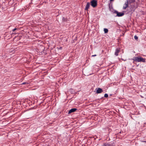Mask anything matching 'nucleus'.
Here are the masks:
<instances>
[{"label": "nucleus", "instance_id": "f257e3e1", "mask_svg": "<svg viewBox=\"0 0 146 146\" xmlns=\"http://www.w3.org/2000/svg\"><path fill=\"white\" fill-rule=\"evenodd\" d=\"M134 61L137 62H145V60L141 57H134L133 59Z\"/></svg>", "mask_w": 146, "mask_h": 146}, {"label": "nucleus", "instance_id": "f8f14e48", "mask_svg": "<svg viewBox=\"0 0 146 146\" xmlns=\"http://www.w3.org/2000/svg\"><path fill=\"white\" fill-rule=\"evenodd\" d=\"M62 20L63 21H66L67 20V19L66 18L63 17L62 18Z\"/></svg>", "mask_w": 146, "mask_h": 146}, {"label": "nucleus", "instance_id": "39448f33", "mask_svg": "<svg viewBox=\"0 0 146 146\" xmlns=\"http://www.w3.org/2000/svg\"><path fill=\"white\" fill-rule=\"evenodd\" d=\"M128 1H127L125 2V3L124 4L123 7V9H125L128 7Z\"/></svg>", "mask_w": 146, "mask_h": 146}, {"label": "nucleus", "instance_id": "423d86ee", "mask_svg": "<svg viewBox=\"0 0 146 146\" xmlns=\"http://www.w3.org/2000/svg\"><path fill=\"white\" fill-rule=\"evenodd\" d=\"M120 48H116L115 50V55L116 56H117L118 55V54L120 52Z\"/></svg>", "mask_w": 146, "mask_h": 146}, {"label": "nucleus", "instance_id": "ddd939ff", "mask_svg": "<svg viewBox=\"0 0 146 146\" xmlns=\"http://www.w3.org/2000/svg\"><path fill=\"white\" fill-rule=\"evenodd\" d=\"M134 38L135 40H137L138 38V37L137 36H134Z\"/></svg>", "mask_w": 146, "mask_h": 146}, {"label": "nucleus", "instance_id": "4468645a", "mask_svg": "<svg viewBox=\"0 0 146 146\" xmlns=\"http://www.w3.org/2000/svg\"><path fill=\"white\" fill-rule=\"evenodd\" d=\"M28 84V83L27 82L26 83V82H25L23 83L22 84Z\"/></svg>", "mask_w": 146, "mask_h": 146}, {"label": "nucleus", "instance_id": "f03ea898", "mask_svg": "<svg viewBox=\"0 0 146 146\" xmlns=\"http://www.w3.org/2000/svg\"><path fill=\"white\" fill-rule=\"evenodd\" d=\"M91 5L94 7H96L97 5V1L95 0H92L91 2Z\"/></svg>", "mask_w": 146, "mask_h": 146}, {"label": "nucleus", "instance_id": "2eb2a0df", "mask_svg": "<svg viewBox=\"0 0 146 146\" xmlns=\"http://www.w3.org/2000/svg\"><path fill=\"white\" fill-rule=\"evenodd\" d=\"M16 29H17L16 28H15L14 29H13V30H12V31H14Z\"/></svg>", "mask_w": 146, "mask_h": 146}, {"label": "nucleus", "instance_id": "dca6fc26", "mask_svg": "<svg viewBox=\"0 0 146 146\" xmlns=\"http://www.w3.org/2000/svg\"><path fill=\"white\" fill-rule=\"evenodd\" d=\"M114 0H110V2H112V1H114Z\"/></svg>", "mask_w": 146, "mask_h": 146}, {"label": "nucleus", "instance_id": "9d476101", "mask_svg": "<svg viewBox=\"0 0 146 146\" xmlns=\"http://www.w3.org/2000/svg\"><path fill=\"white\" fill-rule=\"evenodd\" d=\"M104 31L105 33H107L108 32V30L107 29L104 28Z\"/></svg>", "mask_w": 146, "mask_h": 146}, {"label": "nucleus", "instance_id": "0eeeda50", "mask_svg": "<svg viewBox=\"0 0 146 146\" xmlns=\"http://www.w3.org/2000/svg\"><path fill=\"white\" fill-rule=\"evenodd\" d=\"M77 110V109L75 108L71 109L69 111L68 113V114H70L72 112H75Z\"/></svg>", "mask_w": 146, "mask_h": 146}, {"label": "nucleus", "instance_id": "7ed1b4c3", "mask_svg": "<svg viewBox=\"0 0 146 146\" xmlns=\"http://www.w3.org/2000/svg\"><path fill=\"white\" fill-rule=\"evenodd\" d=\"M114 13L116 14H117L116 16H118V17H121V16H123L124 15V14L123 13H120V12H119L117 11H114Z\"/></svg>", "mask_w": 146, "mask_h": 146}, {"label": "nucleus", "instance_id": "6e6552de", "mask_svg": "<svg viewBox=\"0 0 146 146\" xmlns=\"http://www.w3.org/2000/svg\"><path fill=\"white\" fill-rule=\"evenodd\" d=\"M90 4L89 3H88L86 4V8L85 9L86 10H88V9L89 8L90 6Z\"/></svg>", "mask_w": 146, "mask_h": 146}, {"label": "nucleus", "instance_id": "1a4fd4ad", "mask_svg": "<svg viewBox=\"0 0 146 146\" xmlns=\"http://www.w3.org/2000/svg\"><path fill=\"white\" fill-rule=\"evenodd\" d=\"M102 146H110V145L108 143H105Z\"/></svg>", "mask_w": 146, "mask_h": 146}, {"label": "nucleus", "instance_id": "20e7f679", "mask_svg": "<svg viewBox=\"0 0 146 146\" xmlns=\"http://www.w3.org/2000/svg\"><path fill=\"white\" fill-rule=\"evenodd\" d=\"M96 92L97 94L101 93L103 91L102 89L100 88H97L96 89Z\"/></svg>", "mask_w": 146, "mask_h": 146}, {"label": "nucleus", "instance_id": "9b49d317", "mask_svg": "<svg viewBox=\"0 0 146 146\" xmlns=\"http://www.w3.org/2000/svg\"><path fill=\"white\" fill-rule=\"evenodd\" d=\"M108 96V95L107 94H104V97L105 98H107Z\"/></svg>", "mask_w": 146, "mask_h": 146}, {"label": "nucleus", "instance_id": "f3484780", "mask_svg": "<svg viewBox=\"0 0 146 146\" xmlns=\"http://www.w3.org/2000/svg\"><path fill=\"white\" fill-rule=\"evenodd\" d=\"M96 56V55H92V56Z\"/></svg>", "mask_w": 146, "mask_h": 146}]
</instances>
